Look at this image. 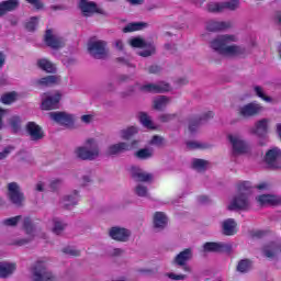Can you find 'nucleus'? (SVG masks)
<instances>
[{"instance_id":"1","label":"nucleus","mask_w":281,"mask_h":281,"mask_svg":"<svg viewBox=\"0 0 281 281\" xmlns=\"http://www.w3.org/2000/svg\"><path fill=\"white\" fill-rule=\"evenodd\" d=\"M236 42L234 35H220L211 41V47L214 52H217L221 56H243L245 48L236 45H229V43Z\"/></svg>"},{"instance_id":"2","label":"nucleus","mask_w":281,"mask_h":281,"mask_svg":"<svg viewBox=\"0 0 281 281\" xmlns=\"http://www.w3.org/2000/svg\"><path fill=\"white\" fill-rule=\"evenodd\" d=\"M238 194L235 195L227 206L229 212L234 210H249V194H251V182L243 181L237 184Z\"/></svg>"},{"instance_id":"3","label":"nucleus","mask_w":281,"mask_h":281,"mask_svg":"<svg viewBox=\"0 0 281 281\" xmlns=\"http://www.w3.org/2000/svg\"><path fill=\"white\" fill-rule=\"evenodd\" d=\"M77 157L83 159V161H93L100 155V148H98V143L95 139L88 138L86 140V147H79L76 150Z\"/></svg>"},{"instance_id":"4","label":"nucleus","mask_w":281,"mask_h":281,"mask_svg":"<svg viewBox=\"0 0 281 281\" xmlns=\"http://www.w3.org/2000/svg\"><path fill=\"white\" fill-rule=\"evenodd\" d=\"M7 199H9L12 205L15 207H23L25 203V194L21 191V187L16 182H10L7 186Z\"/></svg>"},{"instance_id":"5","label":"nucleus","mask_w":281,"mask_h":281,"mask_svg":"<svg viewBox=\"0 0 281 281\" xmlns=\"http://www.w3.org/2000/svg\"><path fill=\"white\" fill-rule=\"evenodd\" d=\"M88 52L92 58H97V60L106 58V55L109 54V50L106 49V42L102 40L90 42L88 44Z\"/></svg>"},{"instance_id":"6","label":"nucleus","mask_w":281,"mask_h":281,"mask_svg":"<svg viewBox=\"0 0 281 281\" xmlns=\"http://www.w3.org/2000/svg\"><path fill=\"white\" fill-rule=\"evenodd\" d=\"M33 281H54L56 277L52 272L47 271L45 262L37 261L32 269Z\"/></svg>"},{"instance_id":"7","label":"nucleus","mask_w":281,"mask_h":281,"mask_svg":"<svg viewBox=\"0 0 281 281\" xmlns=\"http://www.w3.org/2000/svg\"><path fill=\"white\" fill-rule=\"evenodd\" d=\"M227 139L233 147V155H245V153H248L249 145L240 136L228 134Z\"/></svg>"},{"instance_id":"8","label":"nucleus","mask_w":281,"mask_h":281,"mask_svg":"<svg viewBox=\"0 0 281 281\" xmlns=\"http://www.w3.org/2000/svg\"><path fill=\"white\" fill-rule=\"evenodd\" d=\"M25 133L29 135L31 142H41L45 137V131L34 121L26 123Z\"/></svg>"},{"instance_id":"9","label":"nucleus","mask_w":281,"mask_h":281,"mask_svg":"<svg viewBox=\"0 0 281 281\" xmlns=\"http://www.w3.org/2000/svg\"><path fill=\"white\" fill-rule=\"evenodd\" d=\"M281 150L278 147H273L266 153L265 161L269 168L278 169L281 168Z\"/></svg>"},{"instance_id":"10","label":"nucleus","mask_w":281,"mask_h":281,"mask_svg":"<svg viewBox=\"0 0 281 281\" xmlns=\"http://www.w3.org/2000/svg\"><path fill=\"white\" fill-rule=\"evenodd\" d=\"M190 260H192V249L187 248L175 257L173 265H177L178 267H182L183 271H187L188 273H190L191 270H190V267L188 266V262H190Z\"/></svg>"},{"instance_id":"11","label":"nucleus","mask_w":281,"mask_h":281,"mask_svg":"<svg viewBox=\"0 0 281 281\" xmlns=\"http://www.w3.org/2000/svg\"><path fill=\"white\" fill-rule=\"evenodd\" d=\"M50 120L60 124L61 126H67L68 128H74V116L67 114L65 112H50L49 114Z\"/></svg>"},{"instance_id":"12","label":"nucleus","mask_w":281,"mask_h":281,"mask_svg":"<svg viewBox=\"0 0 281 281\" xmlns=\"http://www.w3.org/2000/svg\"><path fill=\"white\" fill-rule=\"evenodd\" d=\"M259 113H262V105L259 103L250 102L239 108V115L241 117H256Z\"/></svg>"},{"instance_id":"13","label":"nucleus","mask_w":281,"mask_h":281,"mask_svg":"<svg viewBox=\"0 0 281 281\" xmlns=\"http://www.w3.org/2000/svg\"><path fill=\"white\" fill-rule=\"evenodd\" d=\"M61 98H63V94H60V92H56L53 97L52 95L46 97L42 101V110L54 111L56 109H59Z\"/></svg>"},{"instance_id":"14","label":"nucleus","mask_w":281,"mask_h":281,"mask_svg":"<svg viewBox=\"0 0 281 281\" xmlns=\"http://www.w3.org/2000/svg\"><path fill=\"white\" fill-rule=\"evenodd\" d=\"M139 146L137 140H133L131 144L127 143H117L111 145L108 148V155H120V153H126V150H133Z\"/></svg>"},{"instance_id":"15","label":"nucleus","mask_w":281,"mask_h":281,"mask_svg":"<svg viewBox=\"0 0 281 281\" xmlns=\"http://www.w3.org/2000/svg\"><path fill=\"white\" fill-rule=\"evenodd\" d=\"M214 117V112L209 111L204 113L202 116H193L189 119V131L190 133H196L199 126L203 124L204 122H209V120H212Z\"/></svg>"},{"instance_id":"16","label":"nucleus","mask_w":281,"mask_h":281,"mask_svg":"<svg viewBox=\"0 0 281 281\" xmlns=\"http://www.w3.org/2000/svg\"><path fill=\"white\" fill-rule=\"evenodd\" d=\"M203 251L212 254H223L225 251H232V246L223 243L206 241L203 245Z\"/></svg>"},{"instance_id":"17","label":"nucleus","mask_w":281,"mask_h":281,"mask_svg":"<svg viewBox=\"0 0 281 281\" xmlns=\"http://www.w3.org/2000/svg\"><path fill=\"white\" fill-rule=\"evenodd\" d=\"M79 10L85 14V16H89V14H106V12L102 9H98V4L95 2H89L88 0H80Z\"/></svg>"},{"instance_id":"18","label":"nucleus","mask_w":281,"mask_h":281,"mask_svg":"<svg viewBox=\"0 0 281 281\" xmlns=\"http://www.w3.org/2000/svg\"><path fill=\"white\" fill-rule=\"evenodd\" d=\"M131 177L138 183H150L153 181L151 173L143 171L139 167H131Z\"/></svg>"},{"instance_id":"19","label":"nucleus","mask_w":281,"mask_h":281,"mask_svg":"<svg viewBox=\"0 0 281 281\" xmlns=\"http://www.w3.org/2000/svg\"><path fill=\"white\" fill-rule=\"evenodd\" d=\"M109 234L113 240H117L119 243H126L131 236V232H128V229L117 226L112 227Z\"/></svg>"},{"instance_id":"20","label":"nucleus","mask_w":281,"mask_h":281,"mask_svg":"<svg viewBox=\"0 0 281 281\" xmlns=\"http://www.w3.org/2000/svg\"><path fill=\"white\" fill-rule=\"evenodd\" d=\"M140 91L145 93H166V91H170L169 83H147L140 87Z\"/></svg>"},{"instance_id":"21","label":"nucleus","mask_w":281,"mask_h":281,"mask_svg":"<svg viewBox=\"0 0 281 281\" xmlns=\"http://www.w3.org/2000/svg\"><path fill=\"white\" fill-rule=\"evenodd\" d=\"M44 41L48 47H52V49H60L64 45L63 38L54 36L52 29L46 30Z\"/></svg>"},{"instance_id":"22","label":"nucleus","mask_w":281,"mask_h":281,"mask_svg":"<svg viewBox=\"0 0 281 281\" xmlns=\"http://www.w3.org/2000/svg\"><path fill=\"white\" fill-rule=\"evenodd\" d=\"M232 27V22H218L214 20H210L206 23L207 32H223L225 30H229Z\"/></svg>"},{"instance_id":"23","label":"nucleus","mask_w":281,"mask_h":281,"mask_svg":"<svg viewBox=\"0 0 281 281\" xmlns=\"http://www.w3.org/2000/svg\"><path fill=\"white\" fill-rule=\"evenodd\" d=\"M238 224H236V221L234 218H227L223 222L222 229L224 236H235V234H238Z\"/></svg>"},{"instance_id":"24","label":"nucleus","mask_w":281,"mask_h":281,"mask_svg":"<svg viewBox=\"0 0 281 281\" xmlns=\"http://www.w3.org/2000/svg\"><path fill=\"white\" fill-rule=\"evenodd\" d=\"M252 133L257 135V137H266L267 133H269V120L262 119L258 121L252 130Z\"/></svg>"},{"instance_id":"25","label":"nucleus","mask_w":281,"mask_h":281,"mask_svg":"<svg viewBox=\"0 0 281 281\" xmlns=\"http://www.w3.org/2000/svg\"><path fill=\"white\" fill-rule=\"evenodd\" d=\"M19 8V0H4L0 2V16L8 14V12H13Z\"/></svg>"},{"instance_id":"26","label":"nucleus","mask_w":281,"mask_h":281,"mask_svg":"<svg viewBox=\"0 0 281 281\" xmlns=\"http://www.w3.org/2000/svg\"><path fill=\"white\" fill-rule=\"evenodd\" d=\"M168 225V217L164 212H156L154 214V227L155 229H166Z\"/></svg>"},{"instance_id":"27","label":"nucleus","mask_w":281,"mask_h":281,"mask_svg":"<svg viewBox=\"0 0 281 281\" xmlns=\"http://www.w3.org/2000/svg\"><path fill=\"white\" fill-rule=\"evenodd\" d=\"M37 67L43 71H46V74H56V66H54L49 59H38Z\"/></svg>"},{"instance_id":"28","label":"nucleus","mask_w":281,"mask_h":281,"mask_svg":"<svg viewBox=\"0 0 281 281\" xmlns=\"http://www.w3.org/2000/svg\"><path fill=\"white\" fill-rule=\"evenodd\" d=\"M258 203L260 205H278V198L271 194H262L257 198Z\"/></svg>"},{"instance_id":"29","label":"nucleus","mask_w":281,"mask_h":281,"mask_svg":"<svg viewBox=\"0 0 281 281\" xmlns=\"http://www.w3.org/2000/svg\"><path fill=\"white\" fill-rule=\"evenodd\" d=\"M148 27V23L145 22H133L123 27L124 34H128V32H139V30H144Z\"/></svg>"},{"instance_id":"30","label":"nucleus","mask_w":281,"mask_h":281,"mask_svg":"<svg viewBox=\"0 0 281 281\" xmlns=\"http://www.w3.org/2000/svg\"><path fill=\"white\" fill-rule=\"evenodd\" d=\"M16 271L15 263H0V278H8V276H12Z\"/></svg>"},{"instance_id":"31","label":"nucleus","mask_w":281,"mask_h":281,"mask_svg":"<svg viewBox=\"0 0 281 281\" xmlns=\"http://www.w3.org/2000/svg\"><path fill=\"white\" fill-rule=\"evenodd\" d=\"M21 116L13 115L9 119V126L11 127V131L13 135H16L21 131V124H22Z\"/></svg>"},{"instance_id":"32","label":"nucleus","mask_w":281,"mask_h":281,"mask_svg":"<svg viewBox=\"0 0 281 281\" xmlns=\"http://www.w3.org/2000/svg\"><path fill=\"white\" fill-rule=\"evenodd\" d=\"M58 77L50 75L46 76L44 78H41L37 83L41 85L42 87H53V85H58Z\"/></svg>"},{"instance_id":"33","label":"nucleus","mask_w":281,"mask_h":281,"mask_svg":"<svg viewBox=\"0 0 281 281\" xmlns=\"http://www.w3.org/2000/svg\"><path fill=\"white\" fill-rule=\"evenodd\" d=\"M168 102H170V99H168L166 95H161L160 98L154 100V109L156 111H162V109L168 106Z\"/></svg>"},{"instance_id":"34","label":"nucleus","mask_w":281,"mask_h":281,"mask_svg":"<svg viewBox=\"0 0 281 281\" xmlns=\"http://www.w3.org/2000/svg\"><path fill=\"white\" fill-rule=\"evenodd\" d=\"M276 251H278L276 243H270L263 247V255L266 258H276Z\"/></svg>"},{"instance_id":"35","label":"nucleus","mask_w":281,"mask_h":281,"mask_svg":"<svg viewBox=\"0 0 281 281\" xmlns=\"http://www.w3.org/2000/svg\"><path fill=\"white\" fill-rule=\"evenodd\" d=\"M139 122L145 126V128H149L150 131H155V127L153 125V120H150V116L146 114V112L139 113Z\"/></svg>"},{"instance_id":"36","label":"nucleus","mask_w":281,"mask_h":281,"mask_svg":"<svg viewBox=\"0 0 281 281\" xmlns=\"http://www.w3.org/2000/svg\"><path fill=\"white\" fill-rule=\"evenodd\" d=\"M251 269V260L250 259H241L238 265L236 270L239 273H247Z\"/></svg>"},{"instance_id":"37","label":"nucleus","mask_w":281,"mask_h":281,"mask_svg":"<svg viewBox=\"0 0 281 281\" xmlns=\"http://www.w3.org/2000/svg\"><path fill=\"white\" fill-rule=\"evenodd\" d=\"M22 216L16 215L14 217L5 218L1 222V225H4L5 227H16L19 225V221H21Z\"/></svg>"},{"instance_id":"38","label":"nucleus","mask_w":281,"mask_h":281,"mask_svg":"<svg viewBox=\"0 0 281 281\" xmlns=\"http://www.w3.org/2000/svg\"><path fill=\"white\" fill-rule=\"evenodd\" d=\"M53 222H54L53 233L56 234V236H60V234H63L67 225L58 221V218H54Z\"/></svg>"},{"instance_id":"39","label":"nucleus","mask_w":281,"mask_h":281,"mask_svg":"<svg viewBox=\"0 0 281 281\" xmlns=\"http://www.w3.org/2000/svg\"><path fill=\"white\" fill-rule=\"evenodd\" d=\"M133 135H137V127L135 126H131V127H127L126 130L121 131L122 139H131Z\"/></svg>"},{"instance_id":"40","label":"nucleus","mask_w":281,"mask_h":281,"mask_svg":"<svg viewBox=\"0 0 281 281\" xmlns=\"http://www.w3.org/2000/svg\"><path fill=\"white\" fill-rule=\"evenodd\" d=\"M74 196L72 195H67L65 198V201H67V203L65 204V210H69V207H71V205H77L78 204V191H74Z\"/></svg>"},{"instance_id":"41","label":"nucleus","mask_w":281,"mask_h":281,"mask_svg":"<svg viewBox=\"0 0 281 281\" xmlns=\"http://www.w3.org/2000/svg\"><path fill=\"white\" fill-rule=\"evenodd\" d=\"M16 101V92H9L5 94H2L1 102L2 104H12V102Z\"/></svg>"},{"instance_id":"42","label":"nucleus","mask_w":281,"mask_h":281,"mask_svg":"<svg viewBox=\"0 0 281 281\" xmlns=\"http://www.w3.org/2000/svg\"><path fill=\"white\" fill-rule=\"evenodd\" d=\"M224 10H237V8L240 5V0H228L226 2H222Z\"/></svg>"},{"instance_id":"43","label":"nucleus","mask_w":281,"mask_h":281,"mask_svg":"<svg viewBox=\"0 0 281 281\" xmlns=\"http://www.w3.org/2000/svg\"><path fill=\"white\" fill-rule=\"evenodd\" d=\"M23 229L26 232L27 236H31V234H34V225L32 224V218L24 217Z\"/></svg>"},{"instance_id":"44","label":"nucleus","mask_w":281,"mask_h":281,"mask_svg":"<svg viewBox=\"0 0 281 281\" xmlns=\"http://www.w3.org/2000/svg\"><path fill=\"white\" fill-rule=\"evenodd\" d=\"M207 12H223V2H211L206 7Z\"/></svg>"},{"instance_id":"45","label":"nucleus","mask_w":281,"mask_h":281,"mask_svg":"<svg viewBox=\"0 0 281 281\" xmlns=\"http://www.w3.org/2000/svg\"><path fill=\"white\" fill-rule=\"evenodd\" d=\"M135 156L138 159H150V157H153V151H150L148 148H143L136 151Z\"/></svg>"},{"instance_id":"46","label":"nucleus","mask_w":281,"mask_h":281,"mask_svg":"<svg viewBox=\"0 0 281 281\" xmlns=\"http://www.w3.org/2000/svg\"><path fill=\"white\" fill-rule=\"evenodd\" d=\"M37 25L38 19L36 16H32L30 21L25 23V30H27V32H35Z\"/></svg>"},{"instance_id":"47","label":"nucleus","mask_w":281,"mask_h":281,"mask_svg":"<svg viewBox=\"0 0 281 281\" xmlns=\"http://www.w3.org/2000/svg\"><path fill=\"white\" fill-rule=\"evenodd\" d=\"M205 166H207V162H206V160H203V159L196 158L192 162V167L195 170H205Z\"/></svg>"},{"instance_id":"48","label":"nucleus","mask_w":281,"mask_h":281,"mask_svg":"<svg viewBox=\"0 0 281 281\" xmlns=\"http://www.w3.org/2000/svg\"><path fill=\"white\" fill-rule=\"evenodd\" d=\"M187 148H189V150H196V149H203V148H207L206 145H203L201 143H196L193 140L187 142Z\"/></svg>"},{"instance_id":"49","label":"nucleus","mask_w":281,"mask_h":281,"mask_svg":"<svg viewBox=\"0 0 281 281\" xmlns=\"http://www.w3.org/2000/svg\"><path fill=\"white\" fill-rule=\"evenodd\" d=\"M130 45L132 47H145L146 46V42L140 38V37H134L130 41Z\"/></svg>"},{"instance_id":"50","label":"nucleus","mask_w":281,"mask_h":281,"mask_svg":"<svg viewBox=\"0 0 281 281\" xmlns=\"http://www.w3.org/2000/svg\"><path fill=\"white\" fill-rule=\"evenodd\" d=\"M149 144L151 146H158L161 147L164 146V137L159 136V135H154L149 142Z\"/></svg>"},{"instance_id":"51","label":"nucleus","mask_w":281,"mask_h":281,"mask_svg":"<svg viewBox=\"0 0 281 281\" xmlns=\"http://www.w3.org/2000/svg\"><path fill=\"white\" fill-rule=\"evenodd\" d=\"M255 92L258 98H261V100H265V102H271L270 97L265 95V92L262 91V88L260 86L255 87Z\"/></svg>"},{"instance_id":"52","label":"nucleus","mask_w":281,"mask_h":281,"mask_svg":"<svg viewBox=\"0 0 281 281\" xmlns=\"http://www.w3.org/2000/svg\"><path fill=\"white\" fill-rule=\"evenodd\" d=\"M135 192H136L137 196H148V188L144 187L142 184H138L135 188Z\"/></svg>"},{"instance_id":"53","label":"nucleus","mask_w":281,"mask_h":281,"mask_svg":"<svg viewBox=\"0 0 281 281\" xmlns=\"http://www.w3.org/2000/svg\"><path fill=\"white\" fill-rule=\"evenodd\" d=\"M31 5L35 8V10H43L45 8V3H43V0H25Z\"/></svg>"},{"instance_id":"54","label":"nucleus","mask_w":281,"mask_h":281,"mask_svg":"<svg viewBox=\"0 0 281 281\" xmlns=\"http://www.w3.org/2000/svg\"><path fill=\"white\" fill-rule=\"evenodd\" d=\"M63 252L64 254H67L68 256H80V250H76L71 247H66L63 249Z\"/></svg>"},{"instance_id":"55","label":"nucleus","mask_w":281,"mask_h":281,"mask_svg":"<svg viewBox=\"0 0 281 281\" xmlns=\"http://www.w3.org/2000/svg\"><path fill=\"white\" fill-rule=\"evenodd\" d=\"M177 117V114H161L159 116L160 122H170Z\"/></svg>"},{"instance_id":"56","label":"nucleus","mask_w":281,"mask_h":281,"mask_svg":"<svg viewBox=\"0 0 281 281\" xmlns=\"http://www.w3.org/2000/svg\"><path fill=\"white\" fill-rule=\"evenodd\" d=\"M12 150H14V147L9 146V147H5L3 149V151H0V161H1V159H5L8 157V155H10V153H12Z\"/></svg>"},{"instance_id":"57","label":"nucleus","mask_w":281,"mask_h":281,"mask_svg":"<svg viewBox=\"0 0 281 281\" xmlns=\"http://www.w3.org/2000/svg\"><path fill=\"white\" fill-rule=\"evenodd\" d=\"M168 278H170V280H186V274L169 273Z\"/></svg>"},{"instance_id":"58","label":"nucleus","mask_w":281,"mask_h":281,"mask_svg":"<svg viewBox=\"0 0 281 281\" xmlns=\"http://www.w3.org/2000/svg\"><path fill=\"white\" fill-rule=\"evenodd\" d=\"M155 54V48L143 50L139 53V56H143V58H148V56H153Z\"/></svg>"},{"instance_id":"59","label":"nucleus","mask_w":281,"mask_h":281,"mask_svg":"<svg viewBox=\"0 0 281 281\" xmlns=\"http://www.w3.org/2000/svg\"><path fill=\"white\" fill-rule=\"evenodd\" d=\"M149 74H159L161 71V67L158 65H153L148 68Z\"/></svg>"},{"instance_id":"60","label":"nucleus","mask_w":281,"mask_h":281,"mask_svg":"<svg viewBox=\"0 0 281 281\" xmlns=\"http://www.w3.org/2000/svg\"><path fill=\"white\" fill-rule=\"evenodd\" d=\"M61 181L60 180H53L50 182V189L53 190V192H56V190H58V186H60Z\"/></svg>"},{"instance_id":"61","label":"nucleus","mask_w":281,"mask_h":281,"mask_svg":"<svg viewBox=\"0 0 281 281\" xmlns=\"http://www.w3.org/2000/svg\"><path fill=\"white\" fill-rule=\"evenodd\" d=\"M91 120H93V116L91 114H85L81 116V121L85 122V124L91 123Z\"/></svg>"},{"instance_id":"62","label":"nucleus","mask_w":281,"mask_h":281,"mask_svg":"<svg viewBox=\"0 0 281 281\" xmlns=\"http://www.w3.org/2000/svg\"><path fill=\"white\" fill-rule=\"evenodd\" d=\"M274 22L281 26V11H277L274 14Z\"/></svg>"},{"instance_id":"63","label":"nucleus","mask_w":281,"mask_h":281,"mask_svg":"<svg viewBox=\"0 0 281 281\" xmlns=\"http://www.w3.org/2000/svg\"><path fill=\"white\" fill-rule=\"evenodd\" d=\"M30 240H32V239L22 238L20 240H16L15 245H19L20 247H22V245H27V243H30Z\"/></svg>"},{"instance_id":"64","label":"nucleus","mask_w":281,"mask_h":281,"mask_svg":"<svg viewBox=\"0 0 281 281\" xmlns=\"http://www.w3.org/2000/svg\"><path fill=\"white\" fill-rule=\"evenodd\" d=\"M115 47L116 49H119L120 52H122V49H124V42H122V40H117L115 42Z\"/></svg>"}]
</instances>
